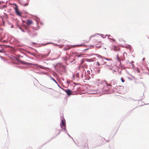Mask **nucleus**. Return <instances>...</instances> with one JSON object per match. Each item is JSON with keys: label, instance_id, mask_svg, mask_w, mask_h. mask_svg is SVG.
<instances>
[{"label": "nucleus", "instance_id": "f03ea898", "mask_svg": "<svg viewBox=\"0 0 149 149\" xmlns=\"http://www.w3.org/2000/svg\"><path fill=\"white\" fill-rule=\"evenodd\" d=\"M62 118H63V119L61 120V128L65 130H66L65 127H66V124H65V119L63 118V117H62Z\"/></svg>", "mask_w": 149, "mask_h": 149}, {"label": "nucleus", "instance_id": "9d476101", "mask_svg": "<svg viewBox=\"0 0 149 149\" xmlns=\"http://www.w3.org/2000/svg\"><path fill=\"white\" fill-rule=\"evenodd\" d=\"M84 61L82 60L81 61V63H80V65H81L84 62Z\"/></svg>", "mask_w": 149, "mask_h": 149}, {"label": "nucleus", "instance_id": "f8f14e48", "mask_svg": "<svg viewBox=\"0 0 149 149\" xmlns=\"http://www.w3.org/2000/svg\"><path fill=\"white\" fill-rule=\"evenodd\" d=\"M95 41L94 42L96 43V44H97V43L98 42L97 41V40L96 39H95Z\"/></svg>", "mask_w": 149, "mask_h": 149}, {"label": "nucleus", "instance_id": "6ab92c4d", "mask_svg": "<svg viewBox=\"0 0 149 149\" xmlns=\"http://www.w3.org/2000/svg\"><path fill=\"white\" fill-rule=\"evenodd\" d=\"M88 42V41H85V42Z\"/></svg>", "mask_w": 149, "mask_h": 149}, {"label": "nucleus", "instance_id": "20e7f679", "mask_svg": "<svg viewBox=\"0 0 149 149\" xmlns=\"http://www.w3.org/2000/svg\"><path fill=\"white\" fill-rule=\"evenodd\" d=\"M63 89L66 93L68 96H69L72 94L73 93L71 90L69 89Z\"/></svg>", "mask_w": 149, "mask_h": 149}, {"label": "nucleus", "instance_id": "4468645a", "mask_svg": "<svg viewBox=\"0 0 149 149\" xmlns=\"http://www.w3.org/2000/svg\"><path fill=\"white\" fill-rule=\"evenodd\" d=\"M97 63L98 66H100V63H99V62H98V61L97 62Z\"/></svg>", "mask_w": 149, "mask_h": 149}, {"label": "nucleus", "instance_id": "9b49d317", "mask_svg": "<svg viewBox=\"0 0 149 149\" xmlns=\"http://www.w3.org/2000/svg\"><path fill=\"white\" fill-rule=\"evenodd\" d=\"M121 81L123 82H125V80H124V79L123 78V77H122L121 78Z\"/></svg>", "mask_w": 149, "mask_h": 149}, {"label": "nucleus", "instance_id": "6e6552de", "mask_svg": "<svg viewBox=\"0 0 149 149\" xmlns=\"http://www.w3.org/2000/svg\"><path fill=\"white\" fill-rule=\"evenodd\" d=\"M49 53L48 52V53L47 54H42V58H46V57H47L49 54Z\"/></svg>", "mask_w": 149, "mask_h": 149}, {"label": "nucleus", "instance_id": "f257e3e1", "mask_svg": "<svg viewBox=\"0 0 149 149\" xmlns=\"http://www.w3.org/2000/svg\"><path fill=\"white\" fill-rule=\"evenodd\" d=\"M16 60L18 61L19 63H20L22 64H24V65L27 64V65H34L36 66V67H37V68H38V67H39L42 68H43V67H42V66L39 65H38V64H37L31 63H28V62L26 63L25 62H24L23 61H22L18 58H17Z\"/></svg>", "mask_w": 149, "mask_h": 149}, {"label": "nucleus", "instance_id": "7ed1b4c3", "mask_svg": "<svg viewBox=\"0 0 149 149\" xmlns=\"http://www.w3.org/2000/svg\"><path fill=\"white\" fill-rule=\"evenodd\" d=\"M15 10L16 13L17 15L20 16H21L22 15V13L19 12L17 6L16 4H15Z\"/></svg>", "mask_w": 149, "mask_h": 149}, {"label": "nucleus", "instance_id": "aec40b11", "mask_svg": "<svg viewBox=\"0 0 149 149\" xmlns=\"http://www.w3.org/2000/svg\"><path fill=\"white\" fill-rule=\"evenodd\" d=\"M117 56L118 57V59H119L118 56V55H117Z\"/></svg>", "mask_w": 149, "mask_h": 149}, {"label": "nucleus", "instance_id": "423d86ee", "mask_svg": "<svg viewBox=\"0 0 149 149\" xmlns=\"http://www.w3.org/2000/svg\"><path fill=\"white\" fill-rule=\"evenodd\" d=\"M33 24V21L32 20L28 19L26 22V24L28 25H31Z\"/></svg>", "mask_w": 149, "mask_h": 149}, {"label": "nucleus", "instance_id": "2eb2a0df", "mask_svg": "<svg viewBox=\"0 0 149 149\" xmlns=\"http://www.w3.org/2000/svg\"><path fill=\"white\" fill-rule=\"evenodd\" d=\"M82 55L81 54H80V55H77V56L78 57H80L81 56V55Z\"/></svg>", "mask_w": 149, "mask_h": 149}, {"label": "nucleus", "instance_id": "1a4fd4ad", "mask_svg": "<svg viewBox=\"0 0 149 149\" xmlns=\"http://www.w3.org/2000/svg\"><path fill=\"white\" fill-rule=\"evenodd\" d=\"M88 47L90 48H92V47H94V48L95 47L96 48L97 47L96 46H95L94 45H89L88 46Z\"/></svg>", "mask_w": 149, "mask_h": 149}, {"label": "nucleus", "instance_id": "412c9836", "mask_svg": "<svg viewBox=\"0 0 149 149\" xmlns=\"http://www.w3.org/2000/svg\"><path fill=\"white\" fill-rule=\"evenodd\" d=\"M1 52V50H0V52Z\"/></svg>", "mask_w": 149, "mask_h": 149}, {"label": "nucleus", "instance_id": "5701e85b", "mask_svg": "<svg viewBox=\"0 0 149 149\" xmlns=\"http://www.w3.org/2000/svg\"><path fill=\"white\" fill-rule=\"evenodd\" d=\"M89 49L88 48H87V49Z\"/></svg>", "mask_w": 149, "mask_h": 149}, {"label": "nucleus", "instance_id": "dca6fc26", "mask_svg": "<svg viewBox=\"0 0 149 149\" xmlns=\"http://www.w3.org/2000/svg\"><path fill=\"white\" fill-rule=\"evenodd\" d=\"M52 80L53 81H55V82H56V83H57V82H56V80H55L53 78V79H52Z\"/></svg>", "mask_w": 149, "mask_h": 149}, {"label": "nucleus", "instance_id": "ddd939ff", "mask_svg": "<svg viewBox=\"0 0 149 149\" xmlns=\"http://www.w3.org/2000/svg\"><path fill=\"white\" fill-rule=\"evenodd\" d=\"M85 46V45H84L83 44H81V45H78V46Z\"/></svg>", "mask_w": 149, "mask_h": 149}, {"label": "nucleus", "instance_id": "39448f33", "mask_svg": "<svg viewBox=\"0 0 149 149\" xmlns=\"http://www.w3.org/2000/svg\"><path fill=\"white\" fill-rule=\"evenodd\" d=\"M104 59L107 60V61L105 63H107V65L108 66H110L112 65V61L111 59H108L107 58H104Z\"/></svg>", "mask_w": 149, "mask_h": 149}, {"label": "nucleus", "instance_id": "b1692460", "mask_svg": "<svg viewBox=\"0 0 149 149\" xmlns=\"http://www.w3.org/2000/svg\"><path fill=\"white\" fill-rule=\"evenodd\" d=\"M67 49V50H68V49Z\"/></svg>", "mask_w": 149, "mask_h": 149}, {"label": "nucleus", "instance_id": "0eeeda50", "mask_svg": "<svg viewBox=\"0 0 149 149\" xmlns=\"http://www.w3.org/2000/svg\"><path fill=\"white\" fill-rule=\"evenodd\" d=\"M104 82L106 83V84L107 85V86L108 89H106V91H107L108 90V89H110V88H111V84H108L107 83V82L106 81H104Z\"/></svg>", "mask_w": 149, "mask_h": 149}, {"label": "nucleus", "instance_id": "f3484780", "mask_svg": "<svg viewBox=\"0 0 149 149\" xmlns=\"http://www.w3.org/2000/svg\"><path fill=\"white\" fill-rule=\"evenodd\" d=\"M88 66L87 65H86V64L85 65V68H87V67Z\"/></svg>", "mask_w": 149, "mask_h": 149}, {"label": "nucleus", "instance_id": "a211bd4d", "mask_svg": "<svg viewBox=\"0 0 149 149\" xmlns=\"http://www.w3.org/2000/svg\"><path fill=\"white\" fill-rule=\"evenodd\" d=\"M112 39V40L113 41V42H115V39Z\"/></svg>", "mask_w": 149, "mask_h": 149}, {"label": "nucleus", "instance_id": "4be33fe9", "mask_svg": "<svg viewBox=\"0 0 149 149\" xmlns=\"http://www.w3.org/2000/svg\"><path fill=\"white\" fill-rule=\"evenodd\" d=\"M0 57L2 58V57L1 56Z\"/></svg>", "mask_w": 149, "mask_h": 149}]
</instances>
